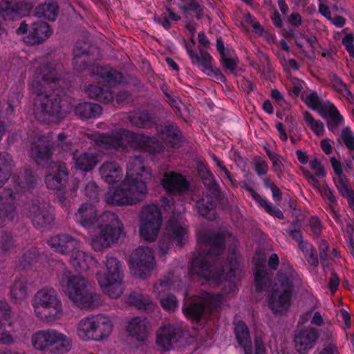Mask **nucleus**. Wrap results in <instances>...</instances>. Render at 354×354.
<instances>
[{
    "mask_svg": "<svg viewBox=\"0 0 354 354\" xmlns=\"http://www.w3.org/2000/svg\"><path fill=\"white\" fill-rule=\"evenodd\" d=\"M6 132L3 122L0 121V141ZM14 163L7 152L0 153V189L11 176ZM13 189H5L0 194V227L7 221H12L15 216L16 192L26 195L27 201L23 207L24 214L30 219L35 228L50 225L54 216L47 209L38 196L41 179L30 169L24 167L19 174L12 176Z\"/></svg>",
    "mask_w": 354,
    "mask_h": 354,
    "instance_id": "obj_1",
    "label": "nucleus"
},
{
    "mask_svg": "<svg viewBox=\"0 0 354 354\" xmlns=\"http://www.w3.org/2000/svg\"><path fill=\"white\" fill-rule=\"evenodd\" d=\"M56 68L50 64L40 65L35 71L31 83L36 119L41 122H57L71 109L69 90L60 86Z\"/></svg>",
    "mask_w": 354,
    "mask_h": 354,
    "instance_id": "obj_2",
    "label": "nucleus"
},
{
    "mask_svg": "<svg viewBox=\"0 0 354 354\" xmlns=\"http://www.w3.org/2000/svg\"><path fill=\"white\" fill-rule=\"evenodd\" d=\"M98 54V48L86 41H77L73 49V68L76 71L82 72L91 66L92 73L102 80L97 84H90L88 86V96L104 104L115 102V104L119 105L127 102L131 96L129 91H120L115 96L112 91V87L122 82L123 74L109 66L94 65Z\"/></svg>",
    "mask_w": 354,
    "mask_h": 354,
    "instance_id": "obj_3",
    "label": "nucleus"
},
{
    "mask_svg": "<svg viewBox=\"0 0 354 354\" xmlns=\"http://www.w3.org/2000/svg\"><path fill=\"white\" fill-rule=\"evenodd\" d=\"M75 220L85 228H102L91 243L95 250H101L116 242L123 230V224L116 214L106 211L97 216L96 209L91 204L82 205L75 214Z\"/></svg>",
    "mask_w": 354,
    "mask_h": 354,
    "instance_id": "obj_4",
    "label": "nucleus"
},
{
    "mask_svg": "<svg viewBox=\"0 0 354 354\" xmlns=\"http://www.w3.org/2000/svg\"><path fill=\"white\" fill-rule=\"evenodd\" d=\"M297 282L298 274L289 262H283L268 297V307L273 314L282 315L286 313L290 308Z\"/></svg>",
    "mask_w": 354,
    "mask_h": 354,
    "instance_id": "obj_5",
    "label": "nucleus"
},
{
    "mask_svg": "<svg viewBox=\"0 0 354 354\" xmlns=\"http://www.w3.org/2000/svg\"><path fill=\"white\" fill-rule=\"evenodd\" d=\"M209 248L205 254L198 253L192 259L189 272L207 281H219L223 277V270L214 272L213 263L221 260V255L225 248V240L223 235L217 234L207 237Z\"/></svg>",
    "mask_w": 354,
    "mask_h": 354,
    "instance_id": "obj_6",
    "label": "nucleus"
},
{
    "mask_svg": "<svg viewBox=\"0 0 354 354\" xmlns=\"http://www.w3.org/2000/svg\"><path fill=\"white\" fill-rule=\"evenodd\" d=\"M146 183L137 174L136 176L129 171L122 183L109 189L105 195L106 202L111 205H132L139 202L147 193Z\"/></svg>",
    "mask_w": 354,
    "mask_h": 354,
    "instance_id": "obj_7",
    "label": "nucleus"
},
{
    "mask_svg": "<svg viewBox=\"0 0 354 354\" xmlns=\"http://www.w3.org/2000/svg\"><path fill=\"white\" fill-rule=\"evenodd\" d=\"M61 283L66 286L69 299L78 308H95L100 304V296L91 290L88 282L85 278L65 272L62 277Z\"/></svg>",
    "mask_w": 354,
    "mask_h": 354,
    "instance_id": "obj_8",
    "label": "nucleus"
},
{
    "mask_svg": "<svg viewBox=\"0 0 354 354\" xmlns=\"http://www.w3.org/2000/svg\"><path fill=\"white\" fill-rule=\"evenodd\" d=\"M106 272L101 273L98 272L96 277L103 291L109 297L117 299L123 292L122 280L123 272L121 268L120 262L113 256H106Z\"/></svg>",
    "mask_w": 354,
    "mask_h": 354,
    "instance_id": "obj_9",
    "label": "nucleus"
},
{
    "mask_svg": "<svg viewBox=\"0 0 354 354\" xmlns=\"http://www.w3.org/2000/svg\"><path fill=\"white\" fill-rule=\"evenodd\" d=\"M32 344L39 351L63 354L71 348L72 342L64 334L53 329H48L39 330L33 334Z\"/></svg>",
    "mask_w": 354,
    "mask_h": 354,
    "instance_id": "obj_10",
    "label": "nucleus"
},
{
    "mask_svg": "<svg viewBox=\"0 0 354 354\" xmlns=\"http://www.w3.org/2000/svg\"><path fill=\"white\" fill-rule=\"evenodd\" d=\"M112 329V323L108 317L102 315H92L80 321L77 334L83 341H101L111 334Z\"/></svg>",
    "mask_w": 354,
    "mask_h": 354,
    "instance_id": "obj_11",
    "label": "nucleus"
},
{
    "mask_svg": "<svg viewBox=\"0 0 354 354\" xmlns=\"http://www.w3.org/2000/svg\"><path fill=\"white\" fill-rule=\"evenodd\" d=\"M32 306L35 314L41 319L50 321L56 319L61 314L62 305L57 292L50 288H43L35 294Z\"/></svg>",
    "mask_w": 354,
    "mask_h": 354,
    "instance_id": "obj_12",
    "label": "nucleus"
},
{
    "mask_svg": "<svg viewBox=\"0 0 354 354\" xmlns=\"http://www.w3.org/2000/svg\"><path fill=\"white\" fill-rule=\"evenodd\" d=\"M140 236L147 242H153L158 236L162 225V213L156 205H147L142 207L140 214Z\"/></svg>",
    "mask_w": 354,
    "mask_h": 354,
    "instance_id": "obj_13",
    "label": "nucleus"
},
{
    "mask_svg": "<svg viewBox=\"0 0 354 354\" xmlns=\"http://www.w3.org/2000/svg\"><path fill=\"white\" fill-rule=\"evenodd\" d=\"M188 239L187 230L182 227L174 217L170 218L165 227V232L158 241L160 251L165 254L171 245L182 248Z\"/></svg>",
    "mask_w": 354,
    "mask_h": 354,
    "instance_id": "obj_14",
    "label": "nucleus"
},
{
    "mask_svg": "<svg viewBox=\"0 0 354 354\" xmlns=\"http://www.w3.org/2000/svg\"><path fill=\"white\" fill-rule=\"evenodd\" d=\"M156 265L151 250L148 247H138L130 255L129 266L133 275L145 278Z\"/></svg>",
    "mask_w": 354,
    "mask_h": 354,
    "instance_id": "obj_15",
    "label": "nucleus"
},
{
    "mask_svg": "<svg viewBox=\"0 0 354 354\" xmlns=\"http://www.w3.org/2000/svg\"><path fill=\"white\" fill-rule=\"evenodd\" d=\"M32 4L27 1L2 0L0 2V36L6 35V21L15 20L28 15Z\"/></svg>",
    "mask_w": 354,
    "mask_h": 354,
    "instance_id": "obj_16",
    "label": "nucleus"
},
{
    "mask_svg": "<svg viewBox=\"0 0 354 354\" xmlns=\"http://www.w3.org/2000/svg\"><path fill=\"white\" fill-rule=\"evenodd\" d=\"M19 35L26 34L24 37L26 44L33 46L42 43L50 35V26L47 22L38 21L30 24V26L23 21L16 30Z\"/></svg>",
    "mask_w": 354,
    "mask_h": 354,
    "instance_id": "obj_17",
    "label": "nucleus"
},
{
    "mask_svg": "<svg viewBox=\"0 0 354 354\" xmlns=\"http://www.w3.org/2000/svg\"><path fill=\"white\" fill-rule=\"evenodd\" d=\"M17 322L8 303L0 301V343L8 345L14 342L12 333L16 331Z\"/></svg>",
    "mask_w": 354,
    "mask_h": 354,
    "instance_id": "obj_18",
    "label": "nucleus"
},
{
    "mask_svg": "<svg viewBox=\"0 0 354 354\" xmlns=\"http://www.w3.org/2000/svg\"><path fill=\"white\" fill-rule=\"evenodd\" d=\"M68 180V171L66 165L64 162H55L49 171L45 176L46 187L53 190L60 192L62 196L60 200L64 198V191L66 189Z\"/></svg>",
    "mask_w": 354,
    "mask_h": 354,
    "instance_id": "obj_19",
    "label": "nucleus"
},
{
    "mask_svg": "<svg viewBox=\"0 0 354 354\" xmlns=\"http://www.w3.org/2000/svg\"><path fill=\"white\" fill-rule=\"evenodd\" d=\"M184 337L183 330L178 326L167 324L160 328L156 335V344L163 351L174 349Z\"/></svg>",
    "mask_w": 354,
    "mask_h": 354,
    "instance_id": "obj_20",
    "label": "nucleus"
},
{
    "mask_svg": "<svg viewBox=\"0 0 354 354\" xmlns=\"http://www.w3.org/2000/svg\"><path fill=\"white\" fill-rule=\"evenodd\" d=\"M227 264L229 266V270L225 272L223 265L221 263V259L218 262L213 263L214 272H219L221 269L223 270V277L219 281H214L217 284H224L225 288L228 286V290L225 289L227 294L234 293L237 290V286L235 282L236 272L239 268V261L235 256H229L227 259Z\"/></svg>",
    "mask_w": 354,
    "mask_h": 354,
    "instance_id": "obj_21",
    "label": "nucleus"
},
{
    "mask_svg": "<svg viewBox=\"0 0 354 354\" xmlns=\"http://www.w3.org/2000/svg\"><path fill=\"white\" fill-rule=\"evenodd\" d=\"M125 137L131 147L150 153H160L164 151V146L156 138L144 134L127 131Z\"/></svg>",
    "mask_w": 354,
    "mask_h": 354,
    "instance_id": "obj_22",
    "label": "nucleus"
},
{
    "mask_svg": "<svg viewBox=\"0 0 354 354\" xmlns=\"http://www.w3.org/2000/svg\"><path fill=\"white\" fill-rule=\"evenodd\" d=\"M89 138L93 140L95 145L106 150L123 151L127 147L124 135L120 131L91 134Z\"/></svg>",
    "mask_w": 354,
    "mask_h": 354,
    "instance_id": "obj_23",
    "label": "nucleus"
},
{
    "mask_svg": "<svg viewBox=\"0 0 354 354\" xmlns=\"http://www.w3.org/2000/svg\"><path fill=\"white\" fill-rule=\"evenodd\" d=\"M319 337L317 330L313 327L299 329L295 335L296 350L300 354H306L313 349Z\"/></svg>",
    "mask_w": 354,
    "mask_h": 354,
    "instance_id": "obj_24",
    "label": "nucleus"
},
{
    "mask_svg": "<svg viewBox=\"0 0 354 354\" xmlns=\"http://www.w3.org/2000/svg\"><path fill=\"white\" fill-rule=\"evenodd\" d=\"M158 134L162 141L160 143L164 146V149L165 147L170 149L181 147L184 137L176 123H169L162 126Z\"/></svg>",
    "mask_w": 354,
    "mask_h": 354,
    "instance_id": "obj_25",
    "label": "nucleus"
},
{
    "mask_svg": "<svg viewBox=\"0 0 354 354\" xmlns=\"http://www.w3.org/2000/svg\"><path fill=\"white\" fill-rule=\"evenodd\" d=\"M161 185L167 193L183 194L189 189L190 183L183 174L176 171H170L164 174Z\"/></svg>",
    "mask_w": 354,
    "mask_h": 354,
    "instance_id": "obj_26",
    "label": "nucleus"
},
{
    "mask_svg": "<svg viewBox=\"0 0 354 354\" xmlns=\"http://www.w3.org/2000/svg\"><path fill=\"white\" fill-rule=\"evenodd\" d=\"M47 243L56 252L65 255H69L75 249L80 248V242L66 234L52 236Z\"/></svg>",
    "mask_w": 354,
    "mask_h": 354,
    "instance_id": "obj_27",
    "label": "nucleus"
},
{
    "mask_svg": "<svg viewBox=\"0 0 354 354\" xmlns=\"http://www.w3.org/2000/svg\"><path fill=\"white\" fill-rule=\"evenodd\" d=\"M183 312L188 319L196 324L202 320L206 322L211 316L210 310L205 308V306L201 301L184 304Z\"/></svg>",
    "mask_w": 354,
    "mask_h": 354,
    "instance_id": "obj_28",
    "label": "nucleus"
},
{
    "mask_svg": "<svg viewBox=\"0 0 354 354\" xmlns=\"http://www.w3.org/2000/svg\"><path fill=\"white\" fill-rule=\"evenodd\" d=\"M184 44L192 64L205 73L213 65L214 58L208 52H196L185 40H184Z\"/></svg>",
    "mask_w": 354,
    "mask_h": 354,
    "instance_id": "obj_29",
    "label": "nucleus"
},
{
    "mask_svg": "<svg viewBox=\"0 0 354 354\" xmlns=\"http://www.w3.org/2000/svg\"><path fill=\"white\" fill-rule=\"evenodd\" d=\"M46 257L39 251L37 248H32L26 251L19 260L18 266L24 270L40 268V265L45 261Z\"/></svg>",
    "mask_w": 354,
    "mask_h": 354,
    "instance_id": "obj_30",
    "label": "nucleus"
},
{
    "mask_svg": "<svg viewBox=\"0 0 354 354\" xmlns=\"http://www.w3.org/2000/svg\"><path fill=\"white\" fill-rule=\"evenodd\" d=\"M216 199L208 193L203 194L201 197L196 201L195 207L200 216L209 220L215 218V208Z\"/></svg>",
    "mask_w": 354,
    "mask_h": 354,
    "instance_id": "obj_31",
    "label": "nucleus"
},
{
    "mask_svg": "<svg viewBox=\"0 0 354 354\" xmlns=\"http://www.w3.org/2000/svg\"><path fill=\"white\" fill-rule=\"evenodd\" d=\"M72 154L75 167L83 171H91L99 162V156L96 153H80L76 150Z\"/></svg>",
    "mask_w": 354,
    "mask_h": 354,
    "instance_id": "obj_32",
    "label": "nucleus"
},
{
    "mask_svg": "<svg viewBox=\"0 0 354 354\" xmlns=\"http://www.w3.org/2000/svg\"><path fill=\"white\" fill-rule=\"evenodd\" d=\"M169 283L166 280H161L153 286V291L157 293V297L163 309L167 311H174L177 307L178 301L176 297L172 294L162 296V292L168 290Z\"/></svg>",
    "mask_w": 354,
    "mask_h": 354,
    "instance_id": "obj_33",
    "label": "nucleus"
},
{
    "mask_svg": "<svg viewBox=\"0 0 354 354\" xmlns=\"http://www.w3.org/2000/svg\"><path fill=\"white\" fill-rule=\"evenodd\" d=\"M30 153V156L37 163L49 160L53 153L50 144L48 141H44L43 136H40L37 142H34L31 144Z\"/></svg>",
    "mask_w": 354,
    "mask_h": 354,
    "instance_id": "obj_34",
    "label": "nucleus"
},
{
    "mask_svg": "<svg viewBox=\"0 0 354 354\" xmlns=\"http://www.w3.org/2000/svg\"><path fill=\"white\" fill-rule=\"evenodd\" d=\"M234 335L244 354H252V338L248 326L243 321H239L234 327Z\"/></svg>",
    "mask_w": 354,
    "mask_h": 354,
    "instance_id": "obj_35",
    "label": "nucleus"
},
{
    "mask_svg": "<svg viewBox=\"0 0 354 354\" xmlns=\"http://www.w3.org/2000/svg\"><path fill=\"white\" fill-rule=\"evenodd\" d=\"M100 174L102 179L109 184L121 181L122 169L115 162H105L100 167Z\"/></svg>",
    "mask_w": 354,
    "mask_h": 354,
    "instance_id": "obj_36",
    "label": "nucleus"
},
{
    "mask_svg": "<svg viewBox=\"0 0 354 354\" xmlns=\"http://www.w3.org/2000/svg\"><path fill=\"white\" fill-rule=\"evenodd\" d=\"M129 335L138 342H144L148 337L147 320L140 317H135L128 322L127 327Z\"/></svg>",
    "mask_w": 354,
    "mask_h": 354,
    "instance_id": "obj_37",
    "label": "nucleus"
},
{
    "mask_svg": "<svg viewBox=\"0 0 354 354\" xmlns=\"http://www.w3.org/2000/svg\"><path fill=\"white\" fill-rule=\"evenodd\" d=\"M179 9L185 19L193 17L192 14L197 20H201L203 17L204 6L200 0H180Z\"/></svg>",
    "mask_w": 354,
    "mask_h": 354,
    "instance_id": "obj_38",
    "label": "nucleus"
},
{
    "mask_svg": "<svg viewBox=\"0 0 354 354\" xmlns=\"http://www.w3.org/2000/svg\"><path fill=\"white\" fill-rule=\"evenodd\" d=\"M74 112L77 117L84 120L100 116L102 113V107L95 103L84 102L75 106Z\"/></svg>",
    "mask_w": 354,
    "mask_h": 354,
    "instance_id": "obj_39",
    "label": "nucleus"
},
{
    "mask_svg": "<svg viewBox=\"0 0 354 354\" xmlns=\"http://www.w3.org/2000/svg\"><path fill=\"white\" fill-rule=\"evenodd\" d=\"M255 290L261 292L267 289L270 283V279L266 265L258 261L255 265L254 271Z\"/></svg>",
    "mask_w": 354,
    "mask_h": 354,
    "instance_id": "obj_40",
    "label": "nucleus"
},
{
    "mask_svg": "<svg viewBox=\"0 0 354 354\" xmlns=\"http://www.w3.org/2000/svg\"><path fill=\"white\" fill-rule=\"evenodd\" d=\"M70 263L78 272L86 271L89 268L90 263L93 261L91 254L80 250L79 248L75 249L70 254Z\"/></svg>",
    "mask_w": 354,
    "mask_h": 354,
    "instance_id": "obj_41",
    "label": "nucleus"
},
{
    "mask_svg": "<svg viewBox=\"0 0 354 354\" xmlns=\"http://www.w3.org/2000/svg\"><path fill=\"white\" fill-rule=\"evenodd\" d=\"M59 6L54 1H45L39 4L35 9V15L39 18H44L53 21L57 17Z\"/></svg>",
    "mask_w": 354,
    "mask_h": 354,
    "instance_id": "obj_42",
    "label": "nucleus"
},
{
    "mask_svg": "<svg viewBox=\"0 0 354 354\" xmlns=\"http://www.w3.org/2000/svg\"><path fill=\"white\" fill-rule=\"evenodd\" d=\"M198 297L205 306V308L209 310L211 313L212 310L220 308L223 301V295L221 293H211L203 291Z\"/></svg>",
    "mask_w": 354,
    "mask_h": 354,
    "instance_id": "obj_43",
    "label": "nucleus"
},
{
    "mask_svg": "<svg viewBox=\"0 0 354 354\" xmlns=\"http://www.w3.org/2000/svg\"><path fill=\"white\" fill-rule=\"evenodd\" d=\"M128 303L137 309L146 312L151 311L154 308L151 300L142 294L131 293L128 297Z\"/></svg>",
    "mask_w": 354,
    "mask_h": 354,
    "instance_id": "obj_44",
    "label": "nucleus"
},
{
    "mask_svg": "<svg viewBox=\"0 0 354 354\" xmlns=\"http://www.w3.org/2000/svg\"><path fill=\"white\" fill-rule=\"evenodd\" d=\"M334 183L339 193L347 199L350 207L354 209V192L349 187L347 179L344 176L337 177L334 178Z\"/></svg>",
    "mask_w": 354,
    "mask_h": 354,
    "instance_id": "obj_45",
    "label": "nucleus"
},
{
    "mask_svg": "<svg viewBox=\"0 0 354 354\" xmlns=\"http://www.w3.org/2000/svg\"><path fill=\"white\" fill-rule=\"evenodd\" d=\"M131 122L138 128H149L154 124V118L152 114L143 111L131 117Z\"/></svg>",
    "mask_w": 354,
    "mask_h": 354,
    "instance_id": "obj_46",
    "label": "nucleus"
},
{
    "mask_svg": "<svg viewBox=\"0 0 354 354\" xmlns=\"http://www.w3.org/2000/svg\"><path fill=\"white\" fill-rule=\"evenodd\" d=\"M10 296L15 303L20 302L27 297V284L24 279L15 280L10 288Z\"/></svg>",
    "mask_w": 354,
    "mask_h": 354,
    "instance_id": "obj_47",
    "label": "nucleus"
},
{
    "mask_svg": "<svg viewBox=\"0 0 354 354\" xmlns=\"http://www.w3.org/2000/svg\"><path fill=\"white\" fill-rule=\"evenodd\" d=\"M256 203L259 208L263 209L269 215L280 220L284 218L282 211L270 202L266 198L261 197Z\"/></svg>",
    "mask_w": 354,
    "mask_h": 354,
    "instance_id": "obj_48",
    "label": "nucleus"
},
{
    "mask_svg": "<svg viewBox=\"0 0 354 354\" xmlns=\"http://www.w3.org/2000/svg\"><path fill=\"white\" fill-rule=\"evenodd\" d=\"M15 248V240L10 232L1 230L0 232V252L8 254Z\"/></svg>",
    "mask_w": 354,
    "mask_h": 354,
    "instance_id": "obj_49",
    "label": "nucleus"
},
{
    "mask_svg": "<svg viewBox=\"0 0 354 354\" xmlns=\"http://www.w3.org/2000/svg\"><path fill=\"white\" fill-rule=\"evenodd\" d=\"M304 120L316 136H321L324 134L325 131L324 123L320 120H315L308 111L304 112Z\"/></svg>",
    "mask_w": 354,
    "mask_h": 354,
    "instance_id": "obj_50",
    "label": "nucleus"
},
{
    "mask_svg": "<svg viewBox=\"0 0 354 354\" xmlns=\"http://www.w3.org/2000/svg\"><path fill=\"white\" fill-rule=\"evenodd\" d=\"M203 183L215 199H220L221 189L214 175L207 179H205L203 181Z\"/></svg>",
    "mask_w": 354,
    "mask_h": 354,
    "instance_id": "obj_51",
    "label": "nucleus"
},
{
    "mask_svg": "<svg viewBox=\"0 0 354 354\" xmlns=\"http://www.w3.org/2000/svg\"><path fill=\"white\" fill-rule=\"evenodd\" d=\"M344 121L343 116L340 114L339 111L335 114L329 116V120L327 121V127L333 133H336L338 131L339 127L342 124Z\"/></svg>",
    "mask_w": 354,
    "mask_h": 354,
    "instance_id": "obj_52",
    "label": "nucleus"
},
{
    "mask_svg": "<svg viewBox=\"0 0 354 354\" xmlns=\"http://www.w3.org/2000/svg\"><path fill=\"white\" fill-rule=\"evenodd\" d=\"M321 116L324 118L331 116L335 114L337 112H339L338 109L332 102H327L326 103H323L322 102L321 105L319 106V109L317 110Z\"/></svg>",
    "mask_w": 354,
    "mask_h": 354,
    "instance_id": "obj_53",
    "label": "nucleus"
},
{
    "mask_svg": "<svg viewBox=\"0 0 354 354\" xmlns=\"http://www.w3.org/2000/svg\"><path fill=\"white\" fill-rule=\"evenodd\" d=\"M304 102L308 108L314 111H317L322 103V100L316 92L308 94Z\"/></svg>",
    "mask_w": 354,
    "mask_h": 354,
    "instance_id": "obj_54",
    "label": "nucleus"
},
{
    "mask_svg": "<svg viewBox=\"0 0 354 354\" xmlns=\"http://www.w3.org/2000/svg\"><path fill=\"white\" fill-rule=\"evenodd\" d=\"M341 137L346 147L350 150H354V134L349 127L342 130Z\"/></svg>",
    "mask_w": 354,
    "mask_h": 354,
    "instance_id": "obj_55",
    "label": "nucleus"
},
{
    "mask_svg": "<svg viewBox=\"0 0 354 354\" xmlns=\"http://www.w3.org/2000/svg\"><path fill=\"white\" fill-rule=\"evenodd\" d=\"M289 234L297 243L304 240L301 225L297 222L291 223L289 227Z\"/></svg>",
    "mask_w": 354,
    "mask_h": 354,
    "instance_id": "obj_56",
    "label": "nucleus"
},
{
    "mask_svg": "<svg viewBox=\"0 0 354 354\" xmlns=\"http://www.w3.org/2000/svg\"><path fill=\"white\" fill-rule=\"evenodd\" d=\"M319 192L322 196L327 201L328 205H335L337 203V199L334 195V192L327 185L322 186Z\"/></svg>",
    "mask_w": 354,
    "mask_h": 354,
    "instance_id": "obj_57",
    "label": "nucleus"
},
{
    "mask_svg": "<svg viewBox=\"0 0 354 354\" xmlns=\"http://www.w3.org/2000/svg\"><path fill=\"white\" fill-rule=\"evenodd\" d=\"M220 62L221 65L227 70L230 71L231 73H234L237 68L236 62L232 57H227L225 54L220 57Z\"/></svg>",
    "mask_w": 354,
    "mask_h": 354,
    "instance_id": "obj_58",
    "label": "nucleus"
},
{
    "mask_svg": "<svg viewBox=\"0 0 354 354\" xmlns=\"http://www.w3.org/2000/svg\"><path fill=\"white\" fill-rule=\"evenodd\" d=\"M254 169L257 174L261 176L268 173L269 167L266 160L261 157H257L254 159Z\"/></svg>",
    "mask_w": 354,
    "mask_h": 354,
    "instance_id": "obj_59",
    "label": "nucleus"
},
{
    "mask_svg": "<svg viewBox=\"0 0 354 354\" xmlns=\"http://www.w3.org/2000/svg\"><path fill=\"white\" fill-rule=\"evenodd\" d=\"M310 167L315 171V176L318 178H322L326 176V171L321 161L315 158L310 161Z\"/></svg>",
    "mask_w": 354,
    "mask_h": 354,
    "instance_id": "obj_60",
    "label": "nucleus"
},
{
    "mask_svg": "<svg viewBox=\"0 0 354 354\" xmlns=\"http://www.w3.org/2000/svg\"><path fill=\"white\" fill-rule=\"evenodd\" d=\"M342 44L348 53L350 57L354 58V37L352 34L345 35L342 39Z\"/></svg>",
    "mask_w": 354,
    "mask_h": 354,
    "instance_id": "obj_61",
    "label": "nucleus"
},
{
    "mask_svg": "<svg viewBox=\"0 0 354 354\" xmlns=\"http://www.w3.org/2000/svg\"><path fill=\"white\" fill-rule=\"evenodd\" d=\"M207 75L210 76L217 82H225L226 77L223 74L220 68L214 67L213 65L205 73Z\"/></svg>",
    "mask_w": 354,
    "mask_h": 354,
    "instance_id": "obj_62",
    "label": "nucleus"
},
{
    "mask_svg": "<svg viewBox=\"0 0 354 354\" xmlns=\"http://www.w3.org/2000/svg\"><path fill=\"white\" fill-rule=\"evenodd\" d=\"M198 52H207L208 48L210 46V41L206 36L205 33L203 31H201L198 34Z\"/></svg>",
    "mask_w": 354,
    "mask_h": 354,
    "instance_id": "obj_63",
    "label": "nucleus"
},
{
    "mask_svg": "<svg viewBox=\"0 0 354 354\" xmlns=\"http://www.w3.org/2000/svg\"><path fill=\"white\" fill-rule=\"evenodd\" d=\"M310 227L315 238H318L321 236L322 232V224L318 218H313L310 221Z\"/></svg>",
    "mask_w": 354,
    "mask_h": 354,
    "instance_id": "obj_64",
    "label": "nucleus"
}]
</instances>
